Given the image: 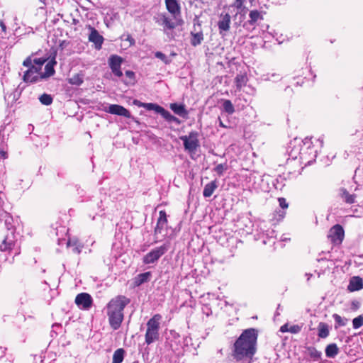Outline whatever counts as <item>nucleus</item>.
I'll return each instance as SVG.
<instances>
[{
	"mask_svg": "<svg viewBox=\"0 0 363 363\" xmlns=\"http://www.w3.org/2000/svg\"><path fill=\"white\" fill-rule=\"evenodd\" d=\"M149 276H150L149 272L140 274V281L141 282L146 281L147 280V278L149 277Z\"/></svg>",
	"mask_w": 363,
	"mask_h": 363,
	"instance_id": "obj_42",
	"label": "nucleus"
},
{
	"mask_svg": "<svg viewBox=\"0 0 363 363\" xmlns=\"http://www.w3.org/2000/svg\"><path fill=\"white\" fill-rule=\"evenodd\" d=\"M122 62L123 58L116 55L110 56L108 60V65L112 72L118 77L123 76V72L121 69Z\"/></svg>",
	"mask_w": 363,
	"mask_h": 363,
	"instance_id": "obj_12",
	"label": "nucleus"
},
{
	"mask_svg": "<svg viewBox=\"0 0 363 363\" xmlns=\"http://www.w3.org/2000/svg\"><path fill=\"white\" fill-rule=\"evenodd\" d=\"M352 326L354 329H358L363 326V313L352 320Z\"/></svg>",
	"mask_w": 363,
	"mask_h": 363,
	"instance_id": "obj_33",
	"label": "nucleus"
},
{
	"mask_svg": "<svg viewBox=\"0 0 363 363\" xmlns=\"http://www.w3.org/2000/svg\"><path fill=\"white\" fill-rule=\"evenodd\" d=\"M249 1L251 3V4H252L253 2H255V0H249Z\"/></svg>",
	"mask_w": 363,
	"mask_h": 363,
	"instance_id": "obj_48",
	"label": "nucleus"
},
{
	"mask_svg": "<svg viewBox=\"0 0 363 363\" xmlns=\"http://www.w3.org/2000/svg\"><path fill=\"white\" fill-rule=\"evenodd\" d=\"M249 20L244 23V27H247L248 26H252V28H255V24L258 21L263 20V15L262 12L257 10H252L249 13Z\"/></svg>",
	"mask_w": 363,
	"mask_h": 363,
	"instance_id": "obj_19",
	"label": "nucleus"
},
{
	"mask_svg": "<svg viewBox=\"0 0 363 363\" xmlns=\"http://www.w3.org/2000/svg\"><path fill=\"white\" fill-rule=\"evenodd\" d=\"M328 237L333 244H341L345 237L343 228L340 225H335L329 230Z\"/></svg>",
	"mask_w": 363,
	"mask_h": 363,
	"instance_id": "obj_8",
	"label": "nucleus"
},
{
	"mask_svg": "<svg viewBox=\"0 0 363 363\" xmlns=\"http://www.w3.org/2000/svg\"><path fill=\"white\" fill-rule=\"evenodd\" d=\"M128 80L123 81L125 84H133L135 83V73L133 71L128 70L125 72Z\"/></svg>",
	"mask_w": 363,
	"mask_h": 363,
	"instance_id": "obj_35",
	"label": "nucleus"
},
{
	"mask_svg": "<svg viewBox=\"0 0 363 363\" xmlns=\"http://www.w3.org/2000/svg\"><path fill=\"white\" fill-rule=\"evenodd\" d=\"M363 287L362 279L359 277H354L351 279L348 285V290L350 291H358Z\"/></svg>",
	"mask_w": 363,
	"mask_h": 363,
	"instance_id": "obj_22",
	"label": "nucleus"
},
{
	"mask_svg": "<svg viewBox=\"0 0 363 363\" xmlns=\"http://www.w3.org/2000/svg\"><path fill=\"white\" fill-rule=\"evenodd\" d=\"M318 336L321 338H325L329 335L328 326L325 323H320L318 326Z\"/></svg>",
	"mask_w": 363,
	"mask_h": 363,
	"instance_id": "obj_25",
	"label": "nucleus"
},
{
	"mask_svg": "<svg viewBox=\"0 0 363 363\" xmlns=\"http://www.w3.org/2000/svg\"><path fill=\"white\" fill-rule=\"evenodd\" d=\"M168 245L164 244L152 250L143 257V262L146 264L155 263L168 250Z\"/></svg>",
	"mask_w": 363,
	"mask_h": 363,
	"instance_id": "obj_7",
	"label": "nucleus"
},
{
	"mask_svg": "<svg viewBox=\"0 0 363 363\" xmlns=\"http://www.w3.org/2000/svg\"><path fill=\"white\" fill-rule=\"evenodd\" d=\"M46 62V59L36 58L32 60L30 57H27L23 62V65L28 67L23 76V82L26 83H34L41 80V69Z\"/></svg>",
	"mask_w": 363,
	"mask_h": 363,
	"instance_id": "obj_3",
	"label": "nucleus"
},
{
	"mask_svg": "<svg viewBox=\"0 0 363 363\" xmlns=\"http://www.w3.org/2000/svg\"><path fill=\"white\" fill-rule=\"evenodd\" d=\"M289 324H284L280 328V331L281 333H286L289 332Z\"/></svg>",
	"mask_w": 363,
	"mask_h": 363,
	"instance_id": "obj_43",
	"label": "nucleus"
},
{
	"mask_svg": "<svg viewBox=\"0 0 363 363\" xmlns=\"http://www.w3.org/2000/svg\"><path fill=\"white\" fill-rule=\"evenodd\" d=\"M338 353V347L335 344H330L326 347L325 354L328 357H334Z\"/></svg>",
	"mask_w": 363,
	"mask_h": 363,
	"instance_id": "obj_27",
	"label": "nucleus"
},
{
	"mask_svg": "<svg viewBox=\"0 0 363 363\" xmlns=\"http://www.w3.org/2000/svg\"><path fill=\"white\" fill-rule=\"evenodd\" d=\"M247 0H235L230 7L235 9L237 12L234 16L235 18L238 16H240V22H242L247 13L248 9L246 6Z\"/></svg>",
	"mask_w": 363,
	"mask_h": 363,
	"instance_id": "obj_13",
	"label": "nucleus"
},
{
	"mask_svg": "<svg viewBox=\"0 0 363 363\" xmlns=\"http://www.w3.org/2000/svg\"><path fill=\"white\" fill-rule=\"evenodd\" d=\"M56 65V61L52 60L49 61L45 66V72H41V79H47L55 74L54 66Z\"/></svg>",
	"mask_w": 363,
	"mask_h": 363,
	"instance_id": "obj_21",
	"label": "nucleus"
},
{
	"mask_svg": "<svg viewBox=\"0 0 363 363\" xmlns=\"http://www.w3.org/2000/svg\"><path fill=\"white\" fill-rule=\"evenodd\" d=\"M167 225V218L165 211H160L159 213V218L157 222V225L155 228V236L157 240H162L165 236L163 234L164 230Z\"/></svg>",
	"mask_w": 363,
	"mask_h": 363,
	"instance_id": "obj_10",
	"label": "nucleus"
},
{
	"mask_svg": "<svg viewBox=\"0 0 363 363\" xmlns=\"http://www.w3.org/2000/svg\"><path fill=\"white\" fill-rule=\"evenodd\" d=\"M171 109L179 116H184L186 113V111L183 105H179L177 104H172L170 106Z\"/></svg>",
	"mask_w": 363,
	"mask_h": 363,
	"instance_id": "obj_30",
	"label": "nucleus"
},
{
	"mask_svg": "<svg viewBox=\"0 0 363 363\" xmlns=\"http://www.w3.org/2000/svg\"><path fill=\"white\" fill-rule=\"evenodd\" d=\"M219 125H220L221 127H224V128H225V127H226V126L223 124V123L222 122V121H221V120H220V121H219Z\"/></svg>",
	"mask_w": 363,
	"mask_h": 363,
	"instance_id": "obj_47",
	"label": "nucleus"
},
{
	"mask_svg": "<svg viewBox=\"0 0 363 363\" xmlns=\"http://www.w3.org/2000/svg\"><path fill=\"white\" fill-rule=\"evenodd\" d=\"M156 22L164 27V29H172L176 24L166 13H160L156 17Z\"/></svg>",
	"mask_w": 363,
	"mask_h": 363,
	"instance_id": "obj_18",
	"label": "nucleus"
},
{
	"mask_svg": "<svg viewBox=\"0 0 363 363\" xmlns=\"http://www.w3.org/2000/svg\"><path fill=\"white\" fill-rule=\"evenodd\" d=\"M165 5L167 11L173 16L174 18H177L180 16L181 8L180 5L177 0H164Z\"/></svg>",
	"mask_w": 363,
	"mask_h": 363,
	"instance_id": "obj_17",
	"label": "nucleus"
},
{
	"mask_svg": "<svg viewBox=\"0 0 363 363\" xmlns=\"http://www.w3.org/2000/svg\"><path fill=\"white\" fill-rule=\"evenodd\" d=\"M40 2H44L45 0H39Z\"/></svg>",
	"mask_w": 363,
	"mask_h": 363,
	"instance_id": "obj_49",
	"label": "nucleus"
},
{
	"mask_svg": "<svg viewBox=\"0 0 363 363\" xmlns=\"http://www.w3.org/2000/svg\"><path fill=\"white\" fill-rule=\"evenodd\" d=\"M67 245L69 246V247H72V241L69 240L68 242H67ZM73 248H72V251L75 253H79L81 252V250H82V246L80 245H77L76 243H73Z\"/></svg>",
	"mask_w": 363,
	"mask_h": 363,
	"instance_id": "obj_38",
	"label": "nucleus"
},
{
	"mask_svg": "<svg viewBox=\"0 0 363 363\" xmlns=\"http://www.w3.org/2000/svg\"><path fill=\"white\" fill-rule=\"evenodd\" d=\"M218 187L216 182L213 181L210 183L206 184L203 194L204 197H210L216 190V189Z\"/></svg>",
	"mask_w": 363,
	"mask_h": 363,
	"instance_id": "obj_23",
	"label": "nucleus"
},
{
	"mask_svg": "<svg viewBox=\"0 0 363 363\" xmlns=\"http://www.w3.org/2000/svg\"><path fill=\"white\" fill-rule=\"evenodd\" d=\"M125 350L122 348L116 350L113 355L112 363H121L123 361Z\"/></svg>",
	"mask_w": 363,
	"mask_h": 363,
	"instance_id": "obj_26",
	"label": "nucleus"
},
{
	"mask_svg": "<svg viewBox=\"0 0 363 363\" xmlns=\"http://www.w3.org/2000/svg\"><path fill=\"white\" fill-rule=\"evenodd\" d=\"M167 225V218L165 211H160L159 213V218L157 222V225L155 228V236L157 240H162L165 236L163 234L164 230Z\"/></svg>",
	"mask_w": 363,
	"mask_h": 363,
	"instance_id": "obj_9",
	"label": "nucleus"
},
{
	"mask_svg": "<svg viewBox=\"0 0 363 363\" xmlns=\"http://www.w3.org/2000/svg\"><path fill=\"white\" fill-rule=\"evenodd\" d=\"M231 23V16L228 13H221L219 16L218 21V26L219 33L225 35V33L230 30Z\"/></svg>",
	"mask_w": 363,
	"mask_h": 363,
	"instance_id": "obj_11",
	"label": "nucleus"
},
{
	"mask_svg": "<svg viewBox=\"0 0 363 363\" xmlns=\"http://www.w3.org/2000/svg\"><path fill=\"white\" fill-rule=\"evenodd\" d=\"M341 197L347 203H353L355 200L354 195L350 194L345 189H341Z\"/></svg>",
	"mask_w": 363,
	"mask_h": 363,
	"instance_id": "obj_29",
	"label": "nucleus"
},
{
	"mask_svg": "<svg viewBox=\"0 0 363 363\" xmlns=\"http://www.w3.org/2000/svg\"><path fill=\"white\" fill-rule=\"evenodd\" d=\"M279 203L282 208H286L288 207V203H286V199L284 198L279 199Z\"/></svg>",
	"mask_w": 363,
	"mask_h": 363,
	"instance_id": "obj_41",
	"label": "nucleus"
},
{
	"mask_svg": "<svg viewBox=\"0 0 363 363\" xmlns=\"http://www.w3.org/2000/svg\"><path fill=\"white\" fill-rule=\"evenodd\" d=\"M75 303L82 309H89L92 304L91 296L86 293H81L76 296Z\"/></svg>",
	"mask_w": 363,
	"mask_h": 363,
	"instance_id": "obj_15",
	"label": "nucleus"
},
{
	"mask_svg": "<svg viewBox=\"0 0 363 363\" xmlns=\"http://www.w3.org/2000/svg\"><path fill=\"white\" fill-rule=\"evenodd\" d=\"M180 139L183 141L185 150L190 154L195 153L199 147L198 133L196 132H191L187 135L181 136Z\"/></svg>",
	"mask_w": 363,
	"mask_h": 363,
	"instance_id": "obj_6",
	"label": "nucleus"
},
{
	"mask_svg": "<svg viewBox=\"0 0 363 363\" xmlns=\"http://www.w3.org/2000/svg\"><path fill=\"white\" fill-rule=\"evenodd\" d=\"M333 318L335 321V328H337L339 327L345 326L347 325L348 322V319L346 318H342L338 314H333Z\"/></svg>",
	"mask_w": 363,
	"mask_h": 363,
	"instance_id": "obj_28",
	"label": "nucleus"
},
{
	"mask_svg": "<svg viewBox=\"0 0 363 363\" xmlns=\"http://www.w3.org/2000/svg\"><path fill=\"white\" fill-rule=\"evenodd\" d=\"M16 245V238L13 232L9 233L6 235L1 244L0 245V250L2 252H10Z\"/></svg>",
	"mask_w": 363,
	"mask_h": 363,
	"instance_id": "obj_14",
	"label": "nucleus"
},
{
	"mask_svg": "<svg viewBox=\"0 0 363 363\" xmlns=\"http://www.w3.org/2000/svg\"><path fill=\"white\" fill-rule=\"evenodd\" d=\"M39 100L42 104L46 106L50 105L52 102V98L50 95L47 94H43V95H41L39 98Z\"/></svg>",
	"mask_w": 363,
	"mask_h": 363,
	"instance_id": "obj_34",
	"label": "nucleus"
},
{
	"mask_svg": "<svg viewBox=\"0 0 363 363\" xmlns=\"http://www.w3.org/2000/svg\"><path fill=\"white\" fill-rule=\"evenodd\" d=\"M161 320L162 315L155 314L147 321L145 335V342L147 345H150L159 340Z\"/></svg>",
	"mask_w": 363,
	"mask_h": 363,
	"instance_id": "obj_4",
	"label": "nucleus"
},
{
	"mask_svg": "<svg viewBox=\"0 0 363 363\" xmlns=\"http://www.w3.org/2000/svg\"><path fill=\"white\" fill-rule=\"evenodd\" d=\"M134 104L139 106L144 107L147 110L155 111V112L160 113L163 118L169 121H178V119L175 116H172L169 111L157 104L152 103H141L138 101H135Z\"/></svg>",
	"mask_w": 363,
	"mask_h": 363,
	"instance_id": "obj_5",
	"label": "nucleus"
},
{
	"mask_svg": "<svg viewBox=\"0 0 363 363\" xmlns=\"http://www.w3.org/2000/svg\"><path fill=\"white\" fill-rule=\"evenodd\" d=\"M247 82V78L243 74H238L235 77V83L237 88L240 89Z\"/></svg>",
	"mask_w": 363,
	"mask_h": 363,
	"instance_id": "obj_31",
	"label": "nucleus"
},
{
	"mask_svg": "<svg viewBox=\"0 0 363 363\" xmlns=\"http://www.w3.org/2000/svg\"><path fill=\"white\" fill-rule=\"evenodd\" d=\"M202 40H203V34L201 33H197L194 34L192 40H191V44L194 46H196V45L201 44Z\"/></svg>",
	"mask_w": 363,
	"mask_h": 363,
	"instance_id": "obj_36",
	"label": "nucleus"
},
{
	"mask_svg": "<svg viewBox=\"0 0 363 363\" xmlns=\"http://www.w3.org/2000/svg\"><path fill=\"white\" fill-rule=\"evenodd\" d=\"M130 303L129 298L124 296H117L110 300L106 306V315L111 328L118 330L123 320V310Z\"/></svg>",
	"mask_w": 363,
	"mask_h": 363,
	"instance_id": "obj_2",
	"label": "nucleus"
},
{
	"mask_svg": "<svg viewBox=\"0 0 363 363\" xmlns=\"http://www.w3.org/2000/svg\"><path fill=\"white\" fill-rule=\"evenodd\" d=\"M224 111L228 114H232L235 111L234 106L230 100H225L223 104Z\"/></svg>",
	"mask_w": 363,
	"mask_h": 363,
	"instance_id": "obj_32",
	"label": "nucleus"
},
{
	"mask_svg": "<svg viewBox=\"0 0 363 363\" xmlns=\"http://www.w3.org/2000/svg\"><path fill=\"white\" fill-rule=\"evenodd\" d=\"M125 40H128L130 44H133L135 42L134 40L130 35H127V38H125Z\"/></svg>",
	"mask_w": 363,
	"mask_h": 363,
	"instance_id": "obj_45",
	"label": "nucleus"
},
{
	"mask_svg": "<svg viewBox=\"0 0 363 363\" xmlns=\"http://www.w3.org/2000/svg\"><path fill=\"white\" fill-rule=\"evenodd\" d=\"M225 169H226V166L223 164H218L215 167L216 172L217 174H218L219 175H221Z\"/></svg>",
	"mask_w": 363,
	"mask_h": 363,
	"instance_id": "obj_39",
	"label": "nucleus"
},
{
	"mask_svg": "<svg viewBox=\"0 0 363 363\" xmlns=\"http://www.w3.org/2000/svg\"><path fill=\"white\" fill-rule=\"evenodd\" d=\"M0 27L2 30V31L6 33V26L5 25V23H4V21L2 20H0Z\"/></svg>",
	"mask_w": 363,
	"mask_h": 363,
	"instance_id": "obj_44",
	"label": "nucleus"
},
{
	"mask_svg": "<svg viewBox=\"0 0 363 363\" xmlns=\"http://www.w3.org/2000/svg\"><path fill=\"white\" fill-rule=\"evenodd\" d=\"M89 40L95 44L96 49H101L104 41V38L101 35H99L96 30H91V33L89 36Z\"/></svg>",
	"mask_w": 363,
	"mask_h": 363,
	"instance_id": "obj_20",
	"label": "nucleus"
},
{
	"mask_svg": "<svg viewBox=\"0 0 363 363\" xmlns=\"http://www.w3.org/2000/svg\"><path fill=\"white\" fill-rule=\"evenodd\" d=\"M84 82V74L82 73H78L73 75L72 77L68 79L69 84L72 85L79 86Z\"/></svg>",
	"mask_w": 363,
	"mask_h": 363,
	"instance_id": "obj_24",
	"label": "nucleus"
},
{
	"mask_svg": "<svg viewBox=\"0 0 363 363\" xmlns=\"http://www.w3.org/2000/svg\"><path fill=\"white\" fill-rule=\"evenodd\" d=\"M1 155H2V157H4V158H6L7 156H6V153L5 152H3L1 151Z\"/></svg>",
	"mask_w": 363,
	"mask_h": 363,
	"instance_id": "obj_46",
	"label": "nucleus"
},
{
	"mask_svg": "<svg viewBox=\"0 0 363 363\" xmlns=\"http://www.w3.org/2000/svg\"><path fill=\"white\" fill-rule=\"evenodd\" d=\"M105 111L111 114L118 115L124 116L125 118H130L131 115L128 110L121 105L118 104H111L109 105Z\"/></svg>",
	"mask_w": 363,
	"mask_h": 363,
	"instance_id": "obj_16",
	"label": "nucleus"
},
{
	"mask_svg": "<svg viewBox=\"0 0 363 363\" xmlns=\"http://www.w3.org/2000/svg\"><path fill=\"white\" fill-rule=\"evenodd\" d=\"M301 327L298 325H289V332L293 334H296L301 331Z\"/></svg>",
	"mask_w": 363,
	"mask_h": 363,
	"instance_id": "obj_37",
	"label": "nucleus"
},
{
	"mask_svg": "<svg viewBox=\"0 0 363 363\" xmlns=\"http://www.w3.org/2000/svg\"><path fill=\"white\" fill-rule=\"evenodd\" d=\"M257 333L253 328L242 332L234 344L233 356L237 360L251 358L256 351Z\"/></svg>",
	"mask_w": 363,
	"mask_h": 363,
	"instance_id": "obj_1",
	"label": "nucleus"
},
{
	"mask_svg": "<svg viewBox=\"0 0 363 363\" xmlns=\"http://www.w3.org/2000/svg\"><path fill=\"white\" fill-rule=\"evenodd\" d=\"M155 57L157 58L160 59L161 60H162L166 64L169 63V61L167 60V57H166V55L164 54H163L162 52H157L155 53Z\"/></svg>",
	"mask_w": 363,
	"mask_h": 363,
	"instance_id": "obj_40",
	"label": "nucleus"
}]
</instances>
